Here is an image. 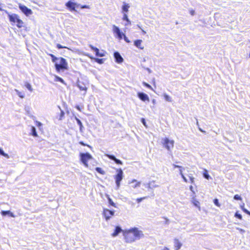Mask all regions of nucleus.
<instances>
[{
	"instance_id": "1",
	"label": "nucleus",
	"mask_w": 250,
	"mask_h": 250,
	"mask_svg": "<svg viewBox=\"0 0 250 250\" xmlns=\"http://www.w3.org/2000/svg\"><path fill=\"white\" fill-rule=\"evenodd\" d=\"M51 57L52 62L54 63L56 71L58 73L67 70L69 69L68 62L63 57H56L52 54H48Z\"/></svg>"
},
{
	"instance_id": "2",
	"label": "nucleus",
	"mask_w": 250,
	"mask_h": 250,
	"mask_svg": "<svg viewBox=\"0 0 250 250\" xmlns=\"http://www.w3.org/2000/svg\"><path fill=\"white\" fill-rule=\"evenodd\" d=\"M123 235L126 243H132L142 237L143 236V233L138 228H134L125 231Z\"/></svg>"
},
{
	"instance_id": "3",
	"label": "nucleus",
	"mask_w": 250,
	"mask_h": 250,
	"mask_svg": "<svg viewBox=\"0 0 250 250\" xmlns=\"http://www.w3.org/2000/svg\"><path fill=\"white\" fill-rule=\"evenodd\" d=\"M9 21L12 25H16L18 28H26L25 23L16 14H8Z\"/></svg>"
},
{
	"instance_id": "4",
	"label": "nucleus",
	"mask_w": 250,
	"mask_h": 250,
	"mask_svg": "<svg viewBox=\"0 0 250 250\" xmlns=\"http://www.w3.org/2000/svg\"><path fill=\"white\" fill-rule=\"evenodd\" d=\"M79 155L81 162L86 167H88L89 166L88 162L93 159L92 156L87 152L80 153Z\"/></svg>"
},
{
	"instance_id": "5",
	"label": "nucleus",
	"mask_w": 250,
	"mask_h": 250,
	"mask_svg": "<svg viewBox=\"0 0 250 250\" xmlns=\"http://www.w3.org/2000/svg\"><path fill=\"white\" fill-rule=\"evenodd\" d=\"M117 174L114 176V179L116 187L119 188L120 186V182L123 178V172L122 169L119 168L116 170Z\"/></svg>"
},
{
	"instance_id": "6",
	"label": "nucleus",
	"mask_w": 250,
	"mask_h": 250,
	"mask_svg": "<svg viewBox=\"0 0 250 250\" xmlns=\"http://www.w3.org/2000/svg\"><path fill=\"white\" fill-rule=\"evenodd\" d=\"M163 145L167 150L170 151L174 147V141L169 140L167 138H165L163 139Z\"/></svg>"
},
{
	"instance_id": "7",
	"label": "nucleus",
	"mask_w": 250,
	"mask_h": 250,
	"mask_svg": "<svg viewBox=\"0 0 250 250\" xmlns=\"http://www.w3.org/2000/svg\"><path fill=\"white\" fill-rule=\"evenodd\" d=\"M102 214L105 220L108 221L114 215V211L108 208H104Z\"/></svg>"
},
{
	"instance_id": "8",
	"label": "nucleus",
	"mask_w": 250,
	"mask_h": 250,
	"mask_svg": "<svg viewBox=\"0 0 250 250\" xmlns=\"http://www.w3.org/2000/svg\"><path fill=\"white\" fill-rule=\"evenodd\" d=\"M74 0H70L67 1L65 3V6L70 11H73L76 10V8H78L80 6V4H77L73 1Z\"/></svg>"
},
{
	"instance_id": "9",
	"label": "nucleus",
	"mask_w": 250,
	"mask_h": 250,
	"mask_svg": "<svg viewBox=\"0 0 250 250\" xmlns=\"http://www.w3.org/2000/svg\"><path fill=\"white\" fill-rule=\"evenodd\" d=\"M19 7L21 12L24 13L26 16L32 14V11L31 9L28 8L27 7L24 5L19 4Z\"/></svg>"
},
{
	"instance_id": "10",
	"label": "nucleus",
	"mask_w": 250,
	"mask_h": 250,
	"mask_svg": "<svg viewBox=\"0 0 250 250\" xmlns=\"http://www.w3.org/2000/svg\"><path fill=\"white\" fill-rule=\"evenodd\" d=\"M90 48L95 52V54L98 57H104L105 56V53L103 52H101V53H100L99 52V50L98 48L96 47H94L93 46V45H89Z\"/></svg>"
},
{
	"instance_id": "11",
	"label": "nucleus",
	"mask_w": 250,
	"mask_h": 250,
	"mask_svg": "<svg viewBox=\"0 0 250 250\" xmlns=\"http://www.w3.org/2000/svg\"><path fill=\"white\" fill-rule=\"evenodd\" d=\"M138 96L143 101H149V100L148 96L145 93L139 92L138 93Z\"/></svg>"
},
{
	"instance_id": "12",
	"label": "nucleus",
	"mask_w": 250,
	"mask_h": 250,
	"mask_svg": "<svg viewBox=\"0 0 250 250\" xmlns=\"http://www.w3.org/2000/svg\"><path fill=\"white\" fill-rule=\"evenodd\" d=\"M142 40H136L134 42V45L137 47L138 48L143 50L144 49V46L142 45Z\"/></svg>"
},
{
	"instance_id": "13",
	"label": "nucleus",
	"mask_w": 250,
	"mask_h": 250,
	"mask_svg": "<svg viewBox=\"0 0 250 250\" xmlns=\"http://www.w3.org/2000/svg\"><path fill=\"white\" fill-rule=\"evenodd\" d=\"M158 187V185L156 184V182L154 180L149 182L146 185V188L148 189H153Z\"/></svg>"
},
{
	"instance_id": "14",
	"label": "nucleus",
	"mask_w": 250,
	"mask_h": 250,
	"mask_svg": "<svg viewBox=\"0 0 250 250\" xmlns=\"http://www.w3.org/2000/svg\"><path fill=\"white\" fill-rule=\"evenodd\" d=\"M114 58H115L116 62H117L122 63L123 62L124 59L119 52H115L114 53Z\"/></svg>"
},
{
	"instance_id": "15",
	"label": "nucleus",
	"mask_w": 250,
	"mask_h": 250,
	"mask_svg": "<svg viewBox=\"0 0 250 250\" xmlns=\"http://www.w3.org/2000/svg\"><path fill=\"white\" fill-rule=\"evenodd\" d=\"M106 157H108L109 159L113 160L118 165H122L123 162L117 159L114 155H110V154H106Z\"/></svg>"
},
{
	"instance_id": "16",
	"label": "nucleus",
	"mask_w": 250,
	"mask_h": 250,
	"mask_svg": "<svg viewBox=\"0 0 250 250\" xmlns=\"http://www.w3.org/2000/svg\"><path fill=\"white\" fill-rule=\"evenodd\" d=\"M173 167L174 168H179V172H180V175H181V176H182V178L183 179L184 181L185 182H187L188 180H187V178H186V177L184 176V175L183 173V170H182L183 168H182V167L178 166V165H173Z\"/></svg>"
},
{
	"instance_id": "17",
	"label": "nucleus",
	"mask_w": 250,
	"mask_h": 250,
	"mask_svg": "<svg viewBox=\"0 0 250 250\" xmlns=\"http://www.w3.org/2000/svg\"><path fill=\"white\" fill-rule=\"evenodd\" d=\"M117 37L119 39L121 40L123 38H124L125 41L129 43L130 42V41L126 37V36L125 35V34L123 33L122 32H121L118 35H117Z\"/></svg>"
},
{
	"instance_id": "18",
	"label": "nucleus",
	"mask_w": 250,
	"mask_h": 250,
	"mask_svg": "<svg viewBox=\"0 0 250 250\" xmlns=\"http://www.w3.org/2000/svg\"><path fill=\"white\" fill-rule=\"evenodd\" d=\"M122 231V229L119 226H116L115 227L114 232L112 233L111 235L113 237H115L117 236L119 234V233Z\"/></svg>"
},
{
	"instance_id": "19",
	"label": "nucleus",
	"mask_w": 250,
	"mask_h": 250,
	"mask_svg": "<svg viewBox=\"0 0 250 250\" xmlns=\"http://www.w3.org/2000/svg\"><path fill=\"white\" fill-rule=\"evenodd\" d=\"M130 7L128 3H126L125 2H123V5L122 6V12L123 13L127 14V12L128 11V9Z\"/></svg>"
},
{
	"instance_id": "20",
	"label": "nucleus",
	"mask_w": 250,
	"mask_h": 250,
	"mask_svg": "<svg viewBox=\"0 0 250 250\" xmlns=\"http://www.w3.org/2000/svg\"><path fill=\"white\" fill-rule=\"evenodd\" d=\"M182 246V243L177 239H174V247L176 250H179Z\"/></svg>"
},
{
	"instance_id": "21",
	"label": "nucleus",
	"mask_w": 250,
	"mask_h": 250,
	"mask_svg": "<svg viewBox=\"0 0 250 250\" xmlns=\"http://www.w3.org/2000/svg\"><path fill=\"white\" fill-rule=\"evenodd\" d=\"M0 213L2 216H5L6 215H8L10 217H15V215L13 214V213L11 212L10 210H2Z\"/></svg>"
},
{
	"instance_id": "22",
	"label": "nucleus",
	"mask_w": 250,
	"mask_h": 250,
	"mask_svg": "<svg viewBox=\"0 0 250 250\" xmlns=\"http://www.w3.org/2000/svg\"><path fill=\"white\" fill-rule=\"evenodd\" d=\"M122 19L123 21H125L127 22V23H125V25H128L131 24V21L129 20L127 14H126V13L124 14Z\"/></svg>"
},
{
	"instance_id": "23",
	"label": "nucleus",
	"mask_w": 250,
	"mask_h": 250,
	"mask_svg": "<svg viewBox=\"0 0 250 250\" xmlns=\"http://www.w3.org/2000/svg\"><path fill=\"white\" fill-rule=\"evenodd\" d=\"M113 33L116 34L117 35L121 32L119 28L115 25H113Z\"/></svg>"
},
{
	"instance_id": "24",
	"label": "nucleus",
	"mask_w": 250,
	"mask_h": 250,
	"mask_svg": "<svg viewBox=\"0 0 250 250\" xmlns=\"http://www.w3.org/2000/svg\"><path fill=\"white\" fill-rule=\"evenodd\" d=\"M204 177L208 180L210 178L209 175L208 174V171L206 169H204L203 173Z\"/></svg>"
},
{
	"instance_id": "25",
	"label": "nucleus",
	"mask_w": 250,
	"mask_h": 250,
	"mask_svg": "<svg viewBox=\"0 0 250 250\" xmlns=\"http://www.w3.org/2000/svg\"><path fill=\"white\" fill-rule=\"evenodd\" d=\"M95 169L98 173L102 175H104L105 174V171L101 167H97Z\"/></svg>"
},
{
	"instance_id": "26",
	"label": "nucleus",
	"mask_w": 250,
	"mask_h": 250,
	"mask_svg": "<svg viewBox=\"0 0 250 250\" xmlns=\"http://www.w3.org/2000/svg\"><path fill=\"white\" fill-rule=\"evenodd\" d=\"M31 135H32V136H33L34 137H37L38 136V134L37 133L36 128H35V127L34 126H32V127H31Z\"/></svg>"
},
{
	"instance_id": "27",
	"label": "nucleus",
	"mask_w": 250,
	"mask_h": 250,
	"mask_svg": "<svg viewBox=\"0 0 250 250\" xmlns=\"http://www.w3.org/2000/svg\"><path fill=\"white\" fill-rule=\"evenodd\" d=\"M55 81H59L61 82L62 83L65 84V82L64 80L61 77L56 76L55 77Z\"/></svg>"
},
{
	"instance_id": "28",
	"label": "nucleus",
	"mask_w": 250,
	"mask_h": 250,
	"mask_svg": "<svg viewBox=\"0 0 250 250\" xmlns=\"http://www.w3.org/2000/svg\"><path fill=\"white\" fill-rule=\"evenodd\" d=\"M75 120H76L78 124L80 126V129L81 131H82V128H83V125H82V123L81 122V121H80V119H79L78 118H77L76 117H75Z\"/></svg>"
},
{
	"instance_id": "29",
	"label": "nucleus",
	"mask_w": 250,
	"mask_h": 250,
	"mask_svg": "<svg viewBox=\"0 0 250 250\" xmlns=\"http://www.w3.org/2000/svg\"><path fill=\"white\" fill-rule=\"evenodd\" d=\"M192 203L196 207H199V206H200V203L197 200H196L195 199H194V198H193V199Z\"/></svg>"
},
{
	"instance_id": "30",
	"label": "nucleus",
	"mask_w": 250,
	"mask_h": 250,
	"mask_svg": "<svg viewBox=\"0 0 250 250\" xmlns=\"http://www.w3.org/2000/svg\"><path fill=\"white\" fill-rule=\"evenodd\" d=\"M108 200L109 204H110V206L114 207H116V204L113 202L112 199L109 196L108 197Z\"/></svg>"
},
{
	"instance_id": "31",
	"label": "nucleus",
	"mask_w": 250,
	"mask_h": 250,
	"mask_svg": "<svg viewBox=\"0 0 250 250\" xmlns=\"http://www.w3.org/2000/svg\"><path fill=\"white\" fill-rule=\"evenodd\" d=\"M95 61L99 64H102L104 62V60L103 59L94 58Z\"/></svg>"
},
{
	"instance_id": "32",
	"label": "nucleus",
	"mask_w": 250,
	"mask_h": 250,
	"mask_svg": "<svg viewBox=\"0 0 250 250\" xmlns=\"http://www.w3.org/2000/svg\"><path fill=\"white\" fill-rule=\"evenodd\" d=\"M79 143L80 145H82V146H86L88 147H89V148H90L91 149H92V147L91 146H90V145H88V144H86L84 143L83 141H80V142H79Z\"/></svg>"
},
{
	"instance_id": "33",
	"label": "nucleus",
	"mask_w": 250,
	"mask_h": 250,
	"mask_svg": "<svg viewBox=\"0 0 250 250\" xmlns=\"http://www.w3.org/2000/svg\"><path fill=\"white\" fill-rule=\"evenodd\" d=\"M143 84L145 86H146V87H147V88H149V89H151V90H152V89H153V88H152V86H151L150 84H149L148 83H146V82H143Z\"/></svg>"
},
{
	"instance_id": "34",
	"label": "nucleus",
	"mask_w": 250,
	"mask_h": 250,
	"mask_svg": "<svg viewBox=\"0 0 250 250\" xmlns=\"http://www.w3.org/2000/svg\"><path fill=\"white\" fill-rule=\"evenodd\" d=\"M234 199L236 200H240L241 201L242 200V198L238 194H235L233 197Z\"/></svg>"
},
{
	"instance_id": "35",
	"label": "nucleus",
	"mask_w": 250,
	"mask_h": 250,
	"mask_svg": "<svg viewBox=\"0 0 250 250\" xmlns=\"http://www.w3.org/2000/svg\"><path fill=\"white\" fill-rule=\"evenodd\" d=\"M147 198V196H145V197H141V198H138L136 199V201L138 203H140L141 201H142L143 200L146 199Z\"/></svg>"
},
{
	"instance_id": "36",
	"label": "nucleus",
	"mask_w": 250,
	"mask_h": 250,
	"mask_svg": "<svg viewBox=\"0 0 250 250\" xmlns=\"http://www.w3.org/2000/svg\"><path fill=\"white\" fill-rule=\"evenodd\" d=\"M17 94L21 98H23L25 97L24 94L21 92L17 91Z\"/></svg>"
},
{
	"instance_id": "37",
	"label": "nucleus",
	"mask_w": 250,
	"mask_h": 250,
	"mask_svg": "<svg viewBox=\"0 0 250 250\" xmlns=\"http://www.w3.org/2000/svg\"><path fill=\"white\" fill-rule=\"evenodd\" d=\"M214 204L217 207H220V204L219 203L218 200L217 199H214L213 200Z\"/></svg>"
},
{
	"instance_id": "38",
	"label": "nucleus",
	"mask_w": 250,
	"mask_h": 250,
	"mask_svg": "<svg viewBox=\"0 0 250 250\" xmlns=\"http://www.w3.org/2000/svg\"><path fill=\"white\" fill-rule=\"evenodd\" d=\"M235 215V216L236 218H238L239 219H240V220H242V215H241L240 214L238 213V212H236L235 213V215Z\"/></svg>"
},
{
	"instance_id": "39",
	"label": "nucleus",
	"mask_w": 250,
	"mask_h": 250,
	"mask_svg": "<svg viewBox=\"0 0 250 250\" xmlns=\"http://www.w3.org/2000/svg\"><path fill=\"white\" fill-rule=\"evenodd\" d=\"M0 154L6 157H8V154L5 153L1 148H0Z\"/></svg>"
},
{
	"instance_id": "40",
	"label": "nucleus",
	"mask_w": 250,
	"mask_h": 250,
	"mask_svg": "<svg viewBox=\"0 0 250 250\" xmlns=\"http://www.w3.org/2000/svg\"><path fill=\"white\" fill-rule=\"evenodd\" d=\"M56 47H57L58 49L67 48V47L62 46V45H61L60 44H59V43L57 44Z\"/></svg>"
},
{
	"instance_id": "41",
	"label": "nucleus",
	"mask_w": 250,
	"mask_h": 250,
	"mask_svg": "<svg viewBox=\"0 0 250 250\" xmlns=\"http://www.w3.org/2000/svg\"><path fill=\"white\" fill-rule=\"evenodd\" d=\"M242 208V209L243 210V211L244 212H245L246 213H247V214L250 215V212L247 210V209L245 208L243 206L241 207Z\"/></svg>"
},
{
	"instance_id": "42",
	"label": "nucleus",
	"mask_w": 250,
	"mask_h": 250,
	"mask_svg": "<svg viewBox=\"0 0 250 250\" xmlns=\"http://www.w3.org/2000/svg\"><path fill=\"white\" fill-rule=\"evenodd\" d=\"M25 86L27 87V88H28L30 91H31L32 90L31 85H30V83H26Z\"/></svg>"
},
{
	"instance_id": "43",
	"label": "nucleus",
	"mask_w": 250,
	"mask_h": 250,
	"mask_svg": "<svg viewBox=\"0 0 250 250\" xmlns=\"http://www.w3.org/2000/svg\"><path fill=\"white\" fill-rule=\"evenodd\" d=\"M64 115V113L63 111L61 110V111L60 112V116L59 120H62V118L63 117Z\"/></svg>"
},
{
	"instance_id": "44",
	"label": "nucleus",
	"mask_w": 250,
	"mask_h": 250,
	"mask_svg": "<svg viewBox=\"0 0 250 250\" xmlns=\"http://www.w3.org/2000/svg\"><path fill=\"white\" fill-rule=\"evenodd\" d=\"M163 218L165 219V223L166 224H168L169 223V220L166 217H164Z\"/></svg>"
},
{
	"instance_id": "45",
	"label": "nucleus",
	"mask_w": 250,
	"mask_h": 250,
	"mask_svg": "<svg viewBox=\"0 0 250 250\" xmlns=\"http://www.w3.org/2000/svg\"><path fill=\"white\" fill-rule=\"evenodd\" d=\"M164 97H165V99H166L167 101H171V100H170V97H169L168 95H165L164 96Z\"/></svg>"
},
{
	"instance_id": "46",
	"label": "nucleus",
	"mask_w": 250,
	"mask_h": 250,
	"mask_svg": "<svg viewBox=\"0 0 250 250\" xmlns=\"http://www.w3.org/2000/svg\"><path fill=\"white\" fill-rule=\"evenodd\" d=\"M190 183L193 184L194 182V178L192 176L189 177Z\"/></svg>"
},
{
	"instance_id": "47",
	"label": "nucleus",
	"mask_w": 250,
	"mask_h": 250,
	"mask_svg": "<svg viewBox=\"0 0 250 250\" xmlns=\"http://www.w3.org/2000/svg\"><path fill=\"white\" fill-rule=\"evenodd\" d=\"M79 8L83 9V8H89V7H88V6L86 5H80V6Z\"/></svg>"
},
{
	"instance_id": "48",
	"label": "nucleus",
	"mask_w": 250,
	"mask_h": 250,
	"mask_svg": "<svg viewBox=\"0 0 250 250\" xmlns=\"http://www.w3.org/2000/svg\"><path fill=\"white\" fill-rule=\"evenodd\" d=\"M189 13L191 16H193L195 14V11L193 9H190L189 10Z\"/></svg>"
},
{
	"instance_id": "49",
	"label": "nucleus",
	"mask_w": 250,
	"mask_h": 250,
	"mask_svg": "<svg viewBox=\"0 0 250 250\" xmlns=\"http://www.w3.org/2000/svg\"><path fill=\"white\" fill-rule=\"evenodd\" d=\"M141 122L144 124V125L146 126V122L145 119L144 118L141 119Z\"/></svg>"
},
{
	"instance_id": "50",
	"label": "nucleus",
	"mask_w": 250,
	"mask_h": 250,
	"mask_svg": "<svg viewBox=\"0 0 250 250\" xmlns=\"http://www.w3.org/2000/svg\"><path fill=\"white\" fill-rule=\"evenodd\" d=\"M237 229L241 233H243L245 232V230L242 229H240V228H237Z\"/></svg>"
},
{
	"instance_id": "51",
	"label": "nucleus",
	"mask_w": 250,
	"mask_h": 250,
	"mask_svg": "<svg viewBox=\"0 0 250 250\" xmlns=\"http://www.w3.org/2000/svg\"><path fill=\"white\" fill-rule=\"evenodd\" d=\"M189 189H190V190H191V191H192L194 194H195V192H194V191H193V187H192V186H190L189 187Z\"/></svg>"
},
{
	"instance_id": "52",
	"label": "nucleus",
	"mask_w": 250,
	"mask_h": 250,
	"mask_svg": "<svg viewBox=\"0 0 250 250\" xmlns=\"http://www.w3.org/2000/svg\"><path fill=\"white\" fill-rule=\"evenodd\" d=\"M162 250H169V249L167 247H164Z\"/></svg>"
},
{
	"instance_id": "53",
	"label": "nucleus",
	"mask_w": 250,
	"mask_h": 250,
	"mask_svg": "<svg viewBox=\"0 0 250 250\" xmlns=\"http://www.w3.org/2000/svg\"><path fill=\"white\" fill-rule=\"evenodd\" d=\"M76 108L79 110V111H81V109L80 108V107H79V106L77 105L76 106Z\"/></svg>"
},
{
	"instance_id": "54",
	"label": "nucleus",
	"mask_w": 250,
	"mask_h": 250,
	"mask_svg": "<svg viewBox=\"0 0 250 250\" xmlns=\"http://www.w3.org/2000/svg\"><path fill=\"white\" fill-rule=\"evenodd\" d=\"M140 185V182H137V183L136 184V186H139Z\"/></svg>"
},
{
	"instance_id": "55",
	"label": "nucleus",
	"mask_w": 250,
	"mask_h": 250,
	"mask_svg": "<svg viewBox=\"0 0 250 250\" xmlns=\"http://www.w3.org/2000/svg\"><path fill=\"white\" fill-rule=\"evenodd\" d=\"M199 130H200L201 132H204V133H205V131L203 130H202V129H201V128H199Z\"/></svg>"
},
{
	"instance_id": "56",
	"label": "nucleus",
	"mask_w": 250,
	"mask_h": 250,
	"mask_svg": "<svg viewBox=\"0 0 250 250\" xmlns=\"http://www.w3.org/2000/svg\"><path fill=\"white\" fill-rule=\"evenodd\" d=\"M142 32H143V34H146V31L145 30H144L143 29H142Z\"/></svg>"
},
{
	"instance_id": "57",
	"label": "nucleus",
	"mask_w": 250,
	"mask_h": 250,
	"mask_svg": "<svg viewBox=\"0 0 250 250\" xmlns=\"http://www.w3.org/2000/svg\"><path fill=\"white\" fill-rule=\"evenodd\" d=\"M136 180H132V182H136Z\"/></svg>"
},
{
	"instance_id": "58",
	"label": "nucleus",
	"mask_w": 250,
	"mask_h": 250,
	"mask_svg": "<svg viewBox=\"0 0 250 250\" xmlns=\"http://www.w3.org/2000/svg\"><path fill=\"white\" fill-rule=\"evenodd\" d=\"M249 57H250V54H249Z\"/></svg>"
}]
</instances>
